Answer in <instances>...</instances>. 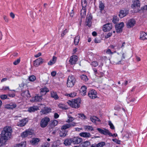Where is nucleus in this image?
I'll return each mask as SVG.
<instances>
[{"mask_svg":"<svg viewBox=\"0 0 147 147\" xmlns=\"http://www.w3.org/2000/svg\"><path fill=\"white\" fill-rule=\"evenodd\" d=\"M21 95L25 97L28 98L31 97L30 94L28 90L23 91L21 93Z\"/></svg>","mask_w":147,"mask_h":147,"instance_id":"nucleus-19","label":"nucleus"},{"mask_svg":"<svg viewBox=\"0 0 147 147\" xmlns=\"http://www.w3.org/2000/svg\"><path fill=\"white\" fill-rule=\"evenodd\" d=\"M3 18L5 22H9L8 19L7 18L6 16L4 15L3 16Z\"/></svg>","mask_w":147,"mask_h":147,"instance_id":"nucleus-63","label":"nucleus"},{"mask_svg":"<svg viewBox=\"0 0 147 147\" xmlns=\"http://www.w3.org/2000/svg\"><path fill=\"white\" fill-rule=\"evenodd\" d=\"M59 107L61 109H65V107L64 105L62 104H59L58 105Z\"/></svg>","mask_w":147,"mask_h":147,"instance_id":"nucleus-61","label":"nucleus"},{"mask_svg":"<svg viewBox=\"0 0 147 147\" xmlns=\"http://www.w3.org/2000/svg\"><path fill=\"white\" fill-rule=\"evenodd\" d=\"M51 109L50 108L47 107H45L42 110L41 112H42L44 114H47L50 112Z\"/></svg>","mask_w":147,"mask_h":147,"instance_id":"nucleus-28","label":"nucleus"},{"mask_svg":"<svg viewBox=\"0 0 147 147\" xmlns=\"http://www.w3.org/2000/svg\"><path fill=\"white\" fill-rule=\"evenodd\" d=\"M91 65L92 66L96 67L98 65V64L97 62L93 61Z\"/></svg>","mask_w":147,"mask_h":147,"instance_id":"nucleus-53","label":"nucleus"},{"mask_svg":"<svg viewBox=\"0 0 147 147\" xmlns=\"http://www.w3.org/2000/svg\"><path fill=\"white\" fill-rule=\"evenodd\" d=\"M130 136V135L129 134L128 132H125L123 137L125 138V139H128L129 138Z\"/></svg>","mask_w":147,"mask_h":147,"instance_id":"nucleus-44","label":"nucleus"},{"mask_svg":"<svg viewBox=\"0 0 147 147\" xmlns=\"http://www.w3.org/2000/svg\"><path fill=\"white\" fill-rule=\"evenodd\" d=\"M76 80L74 77L73 76H69L67 83V87H72L74 86Z\"/></svg>","mask_w":147,"mask_h":147,"instance_id":"nucleus-4","label":"nucleus"},{"mask_svg":"<svg viewBox=\"0 0 147 147\" xmlns=\"http://www.w3.org/2000/svg\"><path fill=\"white\" fill-rule=\"evenodd\" d=\"M88 95L91 99H94L97 97V93L94 90H91L89 91Z\"/></svg>","mask_w":147,"mask_h":147,"instance_id":"nucleus-7","label":"nucleus"},{"mask_svg":"<svg viewBox=\"0 0 147 147\" xmlns=\"http://www.w3.org/2000/svg\"><path fill=\"white\" fill-rule=\"evenodd\" d=\"M10 16L12 19H14L15 18V14L12 12L10 13Z\"/></svg>","mask_w":147,"mask_h":147,"instance_id":"nucleus-62","label":"nucleus"},{"mask_svg":"<svg viewBox=\"0 0 147 147\" xmlns=\"http://www.w3.org/2000/svg\"><path fill=\"white\" fill-rule=\"evenodd\" d=\"M67 31L66 29L64 30L63 33L61 34V36L62 37H63L64 35L67 32Z\"/></svg>","mask_w":147,"mask_h":147,"instance_id":"nucleus-56","label":"nucleus"},{"mask_svg":"<svg viewBox=\"0 0 147 147\" xmlns=\"http://www.w3.org/2000/svg\"><path fill=\"white\" fill-rule=\"evenodd\" d=\"M85 128L86 129L91 131H93L94 130L93 128L90 126H85Z\"/></svg>","mask_w":147,"mask_h":147,"instance_id":"nucleus-49","label":"nucleus"},{"mask_svg":"<svg viewBox=\"0 0 147 147\" xmlns=\"http://www.w3.org/2000/svg\"><path fill=\"white\" fill-rule=\"evenodd\" d=\"M50 121V119L47 117H44L42 119L40 122V125L42 127H45L47 125Z\"/></svg>","mask_w":147,"mask_h":147,"instance_id":"nucleus-5","label":"nucleus"},{"mask_svg":"<svg viewBox=\"0 0 147 147\" xmlns=\"http://www.w3.org/2000/svg\"><path fill=\"white\" fill-rule=\"evenodd\" d=\"M51 96L55 100H57L59 98L57 93L55 92H51Z\"/></svg>","mask_w":147,"mask_h":147,"instance_id":"nucleus-31","label":"nucleus"},{"mask_svg":"<svg viewBox=\"0 0 147 147\" xmlns=\"http://www.w3.org/2000/svg\"><path fill=\"white\" fill-rule=\"evenodd\" d=\"M128 13V11L126 9H124L123 10H121L120 11L119 16L120 18H122L126 16Z\"/></svg>","mask_w":147,"mask_h":147,"instance_id":"nucleus-14","label":"nucleus"},{"mask_svg":"<svg viewBox=\"0 0 147 147\" xmlns=\"http://www.w3.org/2000/svg\"><path fill=\"white\" fill-rule=\"evenodd\" d=\"M94 42L96 43H99L100 42V40L96 37L94 39Z\"/></svg>","mask_w":147,"mask_h":147,"instance_id":"nucleus-58","label":"nucleus"},{"mask_svg":"<svg viewBox=\"0 0 147 147\" xmlns=\"http://www.w3.org/2000/svg\"><path fill=\"white\" fill-rule=\"evenodd\" d=\"M40 141V139L38 138H34L32 141H31L32 144L33 145L36 144Z\"/></svg>","mask_w":147,"mask_h":147,"instance_id":"nucleus-34","label":"nucleus"},{"mask_svg":"<svg viewBox=\"0 0 147 147\" xmlns=\"http://www.w3.org/2000/svg\"><path fill=\"white\" fill-rule=\"evenodd\" d=\"M77 123L75 122H72L70 124H69L70 127L71 126H75L76 125Z\"/></svg>","mask_w":147,"mask_h":147,"instance_id":"nucleus-64","label":"nucleus"},{"mask_svg":"<svg viewBox=\"0 0 147 147\" xmlns=\"http://www.w3.org/2000/svg\"><path fill=\"white\" fill-rule=\"evenodd\" d=\"M140 39L142 40L147 39V34L145 32H141L140 34Z\"/></svg>","mask_w":147,"mask_h":147,"instance_id":"nucleus-22","label":"nucleus"},{"mask_svg":"<svg viewBox=\"0 0 147 147\" xmlns=\"http://www.w3.org/2000/svg\"><path fill=\"white\" fill-rule=\"evenodd\" d=\"M71 138L72 143L74 144H78L80 143L82 141V138L78 137H74Z\"/></svg>","mask_w":147,"mask_h":147,"instance_id":"nucleus-10","label":"nucleus"},{"mask_svg":"<svg viewBox=\"0 0 147 147\" xmlns=\"http://www.w3.org/2000/svg\"><path fill=\"white\" fill-rule=\"evenodd\" d=\"M86 2V0H82L81 1L82 9L81 11L80 15L82 18H84L86 15V7L87 5Z\"/></svg>","mask_w":147,"mask_h":147,"instance_id":"nucleus-3","label":"nucleus"},{"mask_svg":"<svg viewBox=\"0 0 147 147\" xmlns=\"http://www.w3.org/2000/svg\"><path fill=\"white\" fill-rule=\"evenodd\" d=\"M57 58L56 57L53 56L52 59L48 63V64L50 65H51L54 64L56 62Z\"/></svg>","mask_w":147,"mask_h":147,"instance_id":"nucleus-25","label":"nucleus"},{"mask_svg":"<svg viewBox=\"0 0 147 147\" xmlns=\"http://www.w3.org/2000/svg\"><path fill=\"white\" fill-rule=\"evenodd\" d=\"M32 134V133L30 131H26L22 133L21 134V136L22 137L25 138L27 137L29 135Z\"/></svg>","mask_w":147,"mask_h":147,"instance_id":"nucleus-23","label":"nucleus"},{"mask_svg":"<svg viewBox=\"0 0 147 147\" xmlns=\"http://www.w3.org/2000/svg\"><path fill=\"white\" fill-rule=\"evenodd\" d=\"M7 140L1 136L0 137V146H1L5 145Z\"/></svg>","mask_w":147,"mask_h":147,"instance_id":"nucleus-20","label":"nucleus"},{"mask_svg":"<svg viewBox=\"0 0 147 147\" xmlns=\"http://www.w3.org/2000/svg\"><path fill=\"white\" fill-rule=\"evenodd\" d=\"M58 124V121L56 120H54V121H52L51 125L52 126V127H54L55 126L57 125Z\"/></svg>","mask_w":147,"mask_h":147,"instance_id":"nucleus-42","label":"nucleus"},{"mask_svg":"<svg viewBox=\"0 0 147 147\" xmlns=\"http://www.w3.org/2000/svg\"><path fill=\"white\" fill-rule=\"evenodd\" d=\"M109 125L110 126V128L111 129H115V127L113 125V124L112 123L111 121H108Z\"/></svg>","mask_w":147,"mask_h":147,"instance_id":"nucleus-45","label":"nucleus"},{"mask_svg":"<svg viewBox=\"0 0 147 147\" xmlns=\"http://www.w3.org/2000/svg\"><path fill=\"white\" fill-rule=\"evenodd\" d=\"M104 4L102 2V1L100 2V4L99 5V7L101 10H102L104 9Z\"/></svg>","mask_w":147,"mask_h":147,"instance_id":"nucleus-43","label":"nucleus"},{"mask_svg":"<svg viewBox=\"0 0 147 147\" xmlns=\"http://www.w3.org/2000/svg\"><path fill=\"white\" fill-rule=\"evenodd\" d=\"M65 95L71 97H73L76 96V93L75 92H73L70 94H66Z\"/></svg>","mask_w":147,"mask_h":147,"instance_id":"nucleus-40","label":"nucleus"},{"mask_svg":"<svg viewBox=\"0 0 147 147\" xmlns=\"http://www.w3.org/2000/svg\"><path fill=\"white\" fill-rule=\"evenodd\" d=\"M124 26V24L121 22L120 23L117 24L115 26L116 31L117 33H120L122 31L123 28Z\"/></svg>","mask_w":147,"mask_h":147,"instance_id":"nucleus-9","label":"nucleus"},{"mask_svg":"<svg viewBox=\"0 0 147 147\" xmlns=\"http://www.w3.org/2000/svg\"><path fill=\"white\" fill-rule=\"evenodd\" d=\"M20 61V59H18L16 60L13 62V64L14 65H16L18 64Z\"/></svg>","mask_w":147,"mask_h":147,"instance_id":"nucleus-52","label":"nucleus"},{"mask_svg":"<svg viewBox=\"0 0 147 147\" xmlns=\"http://www.w3.org/2000/svg\"><path fill=\"white\" fill-rule=\"evenodd\" d=\"M96 116H94L93 117H90V119L91 121L93 123H95L96 121V120L95 119Z\"/></svg>","mask_w":147,"mask_h":147,"instance_id":"nucleus-51","label":"nucleus"},{"mask_svg":"<svg viewBox=\"0 0 147 147\" xmlns=\"http://www.w3.org/2000/svg\"><path fill=\"white\" fill-rule=\"evenodd\" d=\"M97 129L99 132L101 134L105 135H108L109 136H112V134L107 129H102L100 128H97Z\"/></svg>","mask_w":147,"mask_h":147,"instance_id":"nucleus-11","label":"nucleus"},{"mask_svg":"<svg viewBox=\"0 0 147 147\" xmlns=\"http://www.w3.org/2000/svg\"><path fill=\"white\" fill-rule=\"evenodd\" d=\"M113 26L111 23H108L103 26L102 30L104 32L110 31L112 28Z\"/></svg>","mask_w":147,"mask_h":147,"instance_id":"nucleus-8","label":"nucleus"},{"mask_svg":"<svg viewBox=\"0 0 147 147\" xmlns=\"http://www.w3.org/2000/svg\"><path fill=\"white\" fill-rule=\"evenodd\" d=\"M69 119L67 120L66 122H71L74 120V118L73 117L70 116V115L68 116Z\"/></svg>","mask_w":147,"mask_h":147,"instance_id":"nucleus-48","label":"nucleus"},{"mask_svg":"<svg viewBox=\"0 0 147 147\" xmlns=\"http://www.w3.org/2000/svg\"><path fill=\"white\" fill-rule=\"evenodd\" d=\"M81 100L80 98H77L71 101L69 100L67 103L72 107L78 108L80 107Z\"/></svg>","mask_w":147,"mask_h":147,"instance_id":"nucleus-2","label":"nucleus"},{"mask_svg":"<svg viewBox=\"0 0 147 147\" xmlns=\"http://www.w3.org/2000/svg\"><path fill=\"white\" fill-rule=\"evenodd\" d=\"M56 71H53L51 72V75L53 77H55L56 74Z\"/></svg>","mask_w":147,"mask_h":147,"instance_id":"nucleus-57","label":"nucleus"},{"mask_svg":"<svg viewBox=\"0 0 147 147\" xmlns=\"http://www.w3.org/2000/svg\"><path fill=\"white\" fill-rule=\"evenodd\" d=\"M112 32H109L108 33L107 35L105 36V38H107L109 37H110L112 35Z\"/></svg>","mask_w":147,"mask_h":147,"instance_id":"nucleus-55","label":"nucleus"},{"mask_svg":"<svg viewBox=\"0 0 147 147\" xmlns=\"http://www.w3.org/2000/svg\"><path fill=\"white\" fill-rule=\"evenodd\" d=\"M113 140L115 142L117 143L118 144H120V141L116 139H113Z\"/></svg>","mask_w":147,"mask_h":147,"instance_id":"nucleus-59","label":"nucleus"},{"mask_svg":"<svg viewBox=\"0 0 147 147\" xmlns=\"http://www.w3.org/2000/svg\"><path fill=\"white\" fill-rule=\"evenodd\" d=\"M132 3L131 5V8L134 9H137L138 10L140 5V1L137 0H134L132 1Z\"/></svg>","mask_w":147,"mask_h":147,"instance_id":"nucleus-6","label":"nucleus"},{"mask_svg":"<svg viewBox=\"0 0 147 147\" xmlns=\"http://www.w3.org/2000/svg\"><path fill=\"white\" fill-rule=\"evenodd\" d=\"M80 36H76L74 39V44L76 45H77L79 42L80 40Z\"/></svg>","mask_w":147,"mask_h":147,"instance_id":"nucleus-37","label":"nucleus"},{"mask_svg":"<svg viewBox=\"0 0 147 147\" xmlns=\"http://www.w3.org/2000/svg\"><path fill=\"white\" fill-rule=\"evenodd\" d=\"M42 63V59L41 57H39L34 61V65L35 67H38Z\"/></svg>","mask_w":147,"mask_h":147,"instance_id":"nucleus-12","label":"nucleus"},{"mask_svg":"<svg viewBox=\"0 0 147 147\" xmlns=\"http://www.w3.org/2000/svg\"><path fill=\"white\" fill-rule=\"evenodd\" d=\"M62 131H61L59 133V136L61 137H65L66 136L67 132L65 130H61Z\"/></svg>","mask_w":147,"mask_h":147,"instance_id":"nucleus-32","label":"nucleus"},{"mask_svg":"<svg viewBox=\"0 0 147 147\" xmlns=\"http://www.w3.org/2000/svg\"><path fill=\"white\" fill-rule=\"evenodd\" d=\"M0 97L1 99L3 100L7 98V96L6 95H2Z\"/></svg>","mask_w":147,"mask_h":147,"instance_id":"nucleus-54","label":"nucleus"},{"mask_svg":"<svg viewBox=\"0 0 147 147\" xmlns=\"http://www.w3.org/2000/svg\"><path fill=\"white\" fill-rule=\"evenodd\" d=\"M106 53L108 54H113V53L111 52L110 49H108L106 51Z\"/></svg>","mask_w":147,"mask_h":147,"instance_id":"nucleus-60","label":"nucleus"},{"mask_svg":"<svg viewBox=\"0 0 147 147\" xmlns=\"http://www.w3.org/2000/svg\"><path fill=\"white\" fill-rule=\"evenodd\" d=\"M78 61V57L75 55L71 56L69 60V62L71 65L75 64Z\"/></svg>","mask_w":147,"mask_h":147,"instance_id":"nucleus-15","label":"nucleus"},{"mask_svg":"<svg viewBox=\"0 0 147 147\" xmlns=\"http://www.w3.org/2000/svg\"><path fill=\"white\" fill-rule=\"evenodd\" d=\"M50 144L48 142H45L42 145L41 147H49Z\"/></svg>","mask_w":147,"mask_h":147,"instance_id":"nucleus-47","label":"nucleus"},{"mask_svg":"<svg viewBox=\"0 0 147 147\" xmlns=\"http://www.w3.org/2000/svg\"><path fill=\"white\" fill-rule=\"evenodd\" d=\"M78 115L79 116V117H81L82 119H85L86 118V116L83 113H79Z\"/></svg>","mask_w":147,"mask_h":147,"instance_id":"nucleus-46","label":"nucleus"},{"mask_svg":"<svg viewBox=\"0 0 147 147\" xmlns=\"http://www.w3.org/2000/svg\"><path fill=\"white\" fill-rule=\"evenodd\" d=\"M70 127L69 124H66L63 126L61 127V130H65V129L68 128Z\"/></svg>","mask_w":147,"mask_h":147,"instance_id":"nucleus-39","label":"nucleus"},{"mask_svg":"<svg viewBox=\"0 0 147 147\" xmlns=\"http://www.w3.org/2000/svg\"><path fill=\"white\" fill-rule=\"evenodd\" d=\"M12 130L10 126H6L5 127L1 132V136L8 140L11 137Z\"/></svg>","mask_w":147,"mask_h":147,"instance_id":"nucleus-1","label":"nucleus"},{"mask_svg":"<svg viewBox=\"0 0 147 147\" xmlns=\"http://www.w3.org/2000/svg\"><path fill=\"white\" fill-rule=\"evenodd\" d=\"M40 94L43 96L45 95L47 92L49 91L48 89L46 87H44L40 89Z\"/></svg>","mask_w":147,"mask_h":147,"instance_id":"nucleus-18","label":"nucleus"},{"mask_svg":"<svg viewBox=\"0 0 147 147\" xmlns=\"http://www.w3.org/2000/svg\"><path fill=\"white\" fill-rule=\"evenodd\" d=\"M42 95H39V94L37 95V96H35L34 97V101L35 102H37V101H41L42 98Z\"/></svg>","mask_w":147,"mask_h":147,"instance_id":"nucleus-30","label":"nucleus"},{"mask_svg":"<svg viewBox=\"0 0 147 147\" xmlns=\"http://www.w3.org/2000/svg\"><path fill=\"white\" fill-rule=\"evenodd\" d=\"M90 144V142L86 141L83 142L82 144V146L84 147H87Z\"/></svg>","mask_w":147,"mask_h":147,"instance_id":"nucleus-41","label":"nucleus"},{"mask_svg":"<svg viewBox=\"0 0 147 147\" xmlns=\"http://www.w3.org/2000/svg\"><path fill=\"white\" fill-rule=\"evenodd\" d=\"M80 78L81 80L85 82H86L88 80L87 76L84 74H82V75H81L80 76Z\"/></svg>","mask_w":147,"mask_h":147,"instance_id":"nucleus-35","label":"nucleus"},{"mask_svg":"<svg viewBox=\"0 0 147 147\" xmlns=\"http://www.w3.org/2000/svg\"><path fill=\"white\" fill-rule=\"evenodd\" d=\"M28 79L30 81L34 82L36 80V77L34 75H31L28 77Z\"/></svg>","mask_w":147,"mask_h":147,"instance_id":"nucleus-38","label":"nucleus"},{"mask_svg":"<svg viewBox=\"0 0 147 147\" xmlns=\"http://www.w3.org/2000/svg\"><path fill=\"white\" fill-rule=\"evenodd\" d=\"M26 144V142H22L20 143L16 144L14 147H25Z\"/></svg>","mask_w":147,"mask_h":147,"instance_id":"nucleus-33","label":"nucleus"},{"mask_svg":"<svg viewBox=\"0 0 147 147\" xmlns=\"http://www.w3.org/2000/svg\"><path fill=\"white\" fill-rule=\"evenodd\" d=\"M118 21V19H117V16H114L113 17V20L112 22L114 24L116 23Z\"/></svg>","mask_w":147,"mask_h":147,"instance_id":"nucleus-50","label":"nucleus"},{"mask_svg":"<svg viewBox=\"0 0 147 147\" xmlns=\"http://www.w3.org/2000/svg\"><path fill=\"white\" fill-rule=\"evenodd\" d=\"M105 142H100L96 144L95 147H103L105 145Z\"/></svg>","mask_w":147,"mask_h":147,"instance_id":"nucleus-36","label":"nucleus"},{"mask_svg":"<svg viewBox=\"0 0 147 147\" xmlns=\"http://www.w3.org/2000/svg\"><path fill=\"white\" fill-rule=\"evenodd\" d=\"M72 143V142L71 141V138H67L66 139L64 142V144L66 146H69L71 144V143Z\"/></svg>","mask_w":147,"mask_h":147,"instance_id":"nucleus-26","label":"nucleus"},{"mask_svg":"<svg viewBox=\"0 0 147 147\" xmlns=\"http://www.w3.org/2000/svg\"><path fill=\"white\" fill-rule=\"evenodd\" d=\"M79 135L80 136L85 138H89L91 136L90 134L87 132H82L80 133Z\"/></svg>","mask_w":147,"mask_h":147,"instance_id":"nucleus-29","label":"nucleus"},{"mask_svg":"<svg viewBox=\"0 0 147 147\" xmlns=\"http://www.w3.org/2000/svg\"><path fill=\"white\" fill-rule=\"evenodd\" d=\"M38 109V107L37 106H33L28 108V111L30 112H34Z\"/></svg>","mask_w":147,"mask_h":147,"instance_id":"nucleus-27","label":"nucleus"},{"mask_svg":"<svg viewBox=\"0 0 147 147\" xmlns=\"http://www.w3.org/2000/svg\"><path fill=\"white\" fill-rule=\"evenodd\" d=\"M16 105L15 103L11 102L6 105V107L7 109H13L16 107Z\"/></svg>","mask_w":147,"mask_h":147,"instance_id":"nucleus-21","label":"nucleus"},{"mask_svg":"<svg viewBox=\"0 0 147 147\" xmlns=\"http://www.w3.org/2000/svg\"><path fill=\"white\" fill-rule=\"evenodd\" d=\"M92 19V16L91 14L88 16H87L86 21V22L87 23L86 25L88 26V27H90L92 24L91 20Z\"/></svg>","mask_w":147,"mask_h":147,"instance_id":"nucleus-17","label":"nucleus"},{"mask_svg":"<svg viewBox=\"0 0 147 147\" xmlns=\"http://www.w3.org/2000/svg\"><path fill=\"white\" fill-rule=\"evenodd\" d=\"M136 23L134 19H133L129 20L127 23V27L128 28H130L133 27L135 25Z\"/></svg>","mask_w":147,"mask_h":147,"instance_id":"nucleus-13","label":"nucleus"},{"mask_svg":"<svg viewBox=\"0 0 147 147\" xmlns=\"http://www.w3.org/2000/svg\"><path fill=\"white\" fill-rule=\"evenodd\" d=\"M27 118H25L20 121V122L17 123V125L20 127H23L24 126L26 123L28 122Z\"/></svg>","mask_w":147,"mask_h":147,"instance_id":"nucleus-16","label":"nucleus"},{"mask_svg":"<svg viewBox=\"0 0 147 147\" xmlns=\"http://www.w3.org/2000/svg\"><path fill=\"white\" fill-rule=\"evenodd\" d=\"M86 87L85 86H82L80 90L81 94L82 96H84L86 94Z\"/></svg>","mask_w":147,"mask_h":147,"instance_id":"nucleus-24","label":"nucleus"}]
</instances>
